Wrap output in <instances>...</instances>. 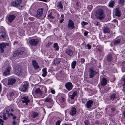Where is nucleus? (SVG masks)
I'll list each match as a JSON object with an SVG mask.
<instances>
[{
    "label": "nucleus",
    "instance_id": "1",
    "mask_svg": "<svg viewBox=\"0 0 125 125\" xmlns=\"http://www.w3.org/2000/svg\"><path fill=\"white\" fill-rule=\"evenodd\" d=\"M14 111L13 109L10 107H8L6 109H5L3 111V112L1 113L0 114V117L1 118L3 117V119L4 120H6L8 119L7 117L6 116V114H7V115L8 116H13L12 117V118L13 119H16L17 117L15 116H14V114H13L12 113H10V114L9 112H13Z\"/></svg>",
    "mask_w": 125,
    "mask_h": 125
},
{
    "label": "nucleus",
    "instance_id": "2",
    "mask_svg": "<svg viewBox=\"0 0 125 125\" xmlns=\"http://www.w3.org/2000/svg\"><path fill=\"white\" fill-rule=\"evenodd\" d=\"M95 15L97 18L100 20L103 19L105 18L104 10L101 9H98L96 10Z\"/></svg>",
    "mask_w": 125,
    "mask_h": 125
},
{
    "label": "nucleus",
    "instance_id": "3",
    "mask_svg": "<svg viewBox=\"0 0 125 125\" xmlns=\"http://www.w3.org/2000/svg\"><path fill=\"white\" fill-rule=\"evenodd\" d=\"M29 86V83L27 82L23 83L20 87V91L23 92H27Z\"/></svg>",
    "mask_w": 125,
    "mask_h": 125
},
{
    "label": "nucleus",
    "instance_id": "4",
    "mask_svg": "<svg viewBox=\"0 0 125 125\" xmlns=\"http://www.w3.org/2000/svg\"><path fill=\"white\" fill-rule=\"evenodd\" d=\"M89 77L90 78H93L94 75L97 73L93 67L90 68L89 70Z\"/></svg>",
    "mask_w": 125,
    "mask_h": 125
},
{
    "label": "nucleus",
    "instance_id": "5",
    "mask_svg": "<svg viewBox=\"0 0 125 125\" xmlns=\"http://www.w3.org/2000/svg\"><path fill=\"white\" fill-rule=\"evenodd\" d=\"M22 2V0H14L11 2V5L14 7L19 6Z\"/></svg>",
    "mask_w": 125,
    "mask_h": 125
},
{
    "label": "nucleus",
    "instance_id": "6",
    "mask_svg": "<svg viewBox=\"0 0 125 125\" xmlns=\"http://www.w3.org/2000/svg\"><path fill=\"white\" fill-rule=\"evenodd\" d=\"M74 28L73 22L71 20H69L67 25V28L69 30H72Z\"/></svg>",
    "mask_w": 125,
    "mask_h": 125
},
{
    "label": "nucleus",
    "instance_id": "7",
    "mask_svg": "<svg viewBox=\"0 0 125 125\" xmlns=\"http://www.w3.org/2000/svg\"><path fill=\"white\" fill-rule=\"evenodd\" d=\"M22 102L23 103H25L26 105L28 104V103L30 102V100L29 99L28 97L27 96H22L21 97Z\"/></svg>",
    "mask_w": 125,
    "mask_h": 125
},
{
    "label": "nucleus",
    "instance_id": "8",
    "mask_svg": "<svg viewBox=\"0 0 125 125\" xmlns=\"http://www.w3.org/2000/svg\"><path fill=\"white\" fill-rule=\"evenodd\" d=\"M29 43L32 46H36L38 42L39 41L37 39H32L30 40Z\"/></svg>",
    "mask_w": 125,
    "mask_h": 125
},
{
    "label": "nucleus",
    "instance_id": "9",
    "mask_svg": "<svg viewBox=\"0 0 125 125\" xmlns=\"http://www.w3.org/2000/svg\"><path fill=\"white\" fill-rule=\"evenodd\" d=\"M66 88L69 91L71 90L73 88L72 84L70 82H68L65 84Z\"/></svg>",
    "mask_w": 125,
    "mask_h": 125
},
{
    "label": "nucleus",
    "instance_id": "10",
    "mask_svg": "<svg viewBox=\"0 0 125 125\" xmlns=\"http://www.w3.org/2000/svg\"><path fill=\"white\" fill-rule=\"evenodd\" d=\"M77 112L76 108L74 107H72L70 111L69 114L72 116H73L76 114Z\"/></svg>",
    "mask_w": 125,
    "mask_h": 125
},
{
    "label": "nucleus",
    "instance_id": "11",
    "mask_svg": "<svg viewBox=\"0 0 125 125\" xmlns=\"http://www.w3.org/2000/svg\"><path fill=\"white\" fill-rule=\"evenodd\" d=\"M11 69V67L10 66H9L7 67L4 72L3 73V75L5 76H6L8 74H9Z\"/></svg>",
    "mask_w": 125,
    "mask_h": 125
},
{
    "label": "nucleus",
    "instance_id": "12",
    "mask_svg": "<svg viewBox=\"0 0 125 125\" xmlns=\"http://www.w3.org/2000/svg\"><path fill=\"white\" fill-rule=\"evenodd\" d=\"M43 9V8L38 10L37 11V14H36V16L38 17H41L42 14V11Z\"/></svg>",
    "mask_w": 125,
    "mask_h": 125
},
{
    "label": "nucleus",
    "instance_id": "13",
    "mask_svg": "<svg viewBox=\"0 0 125 125\" xmlns=\"http://www.w3.org/2000/svg\"><path fill=\"white\" fill-rule=\"evenodd\" d=\"M93 102L92 100H89L86 103V105L87 108H89L91 107L93 105Z\"/></svg>",
    "mask_w": 125,
    "mask_h": 125
},
{
    "label": "nucleus",
    "instance_id": "14",
    "mask_svg": "<svg viewBox=\"0 0 125 125\" xmlns=\"http://www.w3.org/2000/svg\"><path fill=\"white\" fill-rule=\"evenodd\" d=\"M52 97L51 95H49L45 99V102L48 103H52L53 101L52 99Z\"/></svg>",
    "mask_w": 125,
    "mask_h": 125
},
{
    "label": "nucleus",
    "instance_id": "15",
    "mask_svg": "<svg viewBox=\"0 0 125 125\" xmlns=\"http://www.w3.org/2000/svg\"><path fill=\"white\" fill-rule=\"evenodd\" d=\"M15 17V16L14 15H9L8 18V21L10 22H12L14 20Z\"/></svg>",
    "mask_w": 125,
    "mask_h": 125
},
{
    "label": "nucleus",
    "instance_id": "16",
    "mask_svg": "<svg viewBox=\"0 0 125 125\" xmlns=\"http://www.w3.org/2000/svg\"><path fill=\"white\" fill-rule=\"evenodd\" d=\"M32 65L35 69H37L39 68V66L38 65V63L36 62L35 60H33L32 61Z\"/></svg>",
    "mask_w": 125,
    "mask_h": 125
},
{
    "label": "nucleus",
    "instance_id": "17",
    "mask_svg": "<svg viewBox=\"0 0 125 125\" xmlns=\"http://www.w3.org/2000/svg\"><path fill=\"white\" fill-rule=\"evenodd\" d=\"M6 45L4 43L0 44V52L1 53H3L4 52V49L6 47Z\"/></svg>",
    "mask_w": 125,
    "mask_h": 125
},
{
    "label": "nucleus",
    "instance_id": "18",
    "mask_svg": "<svg viewBox=\"0 0 125 125\" xmlns=\"http://www.w3.org/2000/svg\"><path fill=\"white\" fill-rule=\"evenodd\" d=\"M16 80L14 78L9 79L8 80V84L11 85L14 83L16 82Z\"/></svg>",
    "mask_w": 125,
    "mask_h": 125
},
{
    "label": "nucleus",
    "instance_id": "19",
    "mask_svg": "<svg viewBox=\"0 0 125 125\" xmlns=\"http://www.w3.org/2000/svg\"><path fill=\"white\" fill-rule=\"evenodd\" d=\"M65 52L67 54L70 56H72L73 55V52L70 49H66Z\"/></svg>",
    "mask_w": 125,
    "mask_h": 125
},
{
    "label": "nucleus",
    "instance_id": "20",
    "mask_svg": "<svg viewBox=\"0 0 125 125\" xmlns=\"http://www.w3.org/2000/svg\"><path fill=\"white\" fill-rule=\"evenodd\" d=\"M102 31L104 33H109L110 30L109 27H106L103 28Z\"/></svg>",
    "mask_w": 125,
    "mask_h": 125
},
{
    "label": "nucleus",
    "instance_id": "21",
    "mask_svg": "<svg viewBox=\"0 0 125 125\" xmlns=\"http://www.w3.org/2000/svg\"><path fill=\"white\" fill-rule=\"evenodd\" d=\"M110 99L112 101L115 100L116 98V95L115 93H113L111 94L109 96Z\"/></svg>",
    "mask_w": 125,
    "mask_h": 125
},
{
    "label": "nucleus",
    "instance_id": "22",
    "mask_svg": "<svg viewBox=\"0 0 125 125\" xmlns=\"http://www.w3.org/2000/svg\"><path fill=\"white\" fill-rule=\"evenodd\" d=\"M101 83V85L102 86H105L107 83V80L105 78H103L102 79Z\"/></svg>",
    "mask_w": 125,
    "mask_h": 125
},
{
    "label": "nucleus",
    "instance_id": "23",
    "mask_svg": "<svg viewBox=\"0 0 125 125\" xmlns=\"http://www.w3.org/2000/svg\"><path fill=\"white\" fill-rule=\"evenodd\" d=\"M22 70L21 68H18L15 70V73L17 75H20L21 73Z\"/></svg>",
    "mask_w": 125,
    "mask_h": 125
},
{
    "label": "nucleus",
    "instance_id": "24",
    "mask_svg": "<svg viewBox=\"0 0 125 125\" xmlns=\"http://www.w3.org/2000/svg\"><path fill=\"white\" fill-rule=\"evenodd\" d=\"M77 92L76 91H74L73 93V94L71 95H70L69 96V97L72 100L74 99V97L77 95Z\"/></svg>",
    "mask_w": 125,
    "mask_h": 125
},
{
    "label": "nucleus",
    "instance_id": "25",
    "mask_svg": "<svg viewBox=\"0 0 125 125\" xmlns=\"http://www.w3.org/2000/svg\"><path fill=\"white\" fill-rule=\"evenodd\" d=\"M43 93V92L41 91L39 88H38L36 89L35 91V93L36 94H42Z\"/></svg>",
    "mask_w": 125,
    "mask_h": 125
},
{
    "label": "nucleus",
    "instance_id": "26",
    "mask_svg": "<svg viewBox=\"0 0 125 125\" xmlns=\"http://www.w3.org/2000/svg\"><path fill=\"white\" fill-rule=\"evenodd\" d=\"M39 115V114L36 112H33L31 115V116L33 118L37 117Z\"/></svg>",
    "mask_w": 125,
    "mask_h": 125
},
{
    "label": "nucleus",
    "instance_id": "27",
    "mask_svg": "<svg viewBox=\"0 0 125 125\" xmlns=\"http://www.w3.org/2000/svg\"><path fill=\"white\" fill-rule=\"evenodd\" d=\"M42 72L43 73L42 74V76L43 77H45L47 74V72L46 68H45L42 70Z\"/></svg>",
    "mask_w": 125,
    "mask_h": 125
},
{
    "label": "nucleus",
    "instance_id": "28",
    "mask_svg": "<svg viewBox=\"0 0 125 125\" xmlns=\"http://www.w3.org/2000/svg\"><path fill=\"white\" fill-rule=\"evenodd\" d=\"M121 41L120 39H117L115 40L114 42V44L115 45H117L119 44Z\"/></svg>",
    "mask_w": 125,
    "mask_h": 125
},
{
    "label": "nucleus",
    "instance_id": "29",
    "mask_svg": "<svg viewBox=\"0 0 125 125\" xmlns=\"http://www.w3.org/2000/svg\"><path fill=\"white\" fill-rule=\"evenodd\" d=\"M112 57L111 54H109L107 56V60L108 62H110L112 61Z\"/></svg>",
    "mask_w": 125,
    "mask_h": 125
},
{
    "label": "nucleus",
    "instance_id": "30",
    "mask_svg": "<svg viewBox=\"0 0 125 125\" xmlns=\"http://www.w3.org/2000/svg\"><path fill=\"white\" fill-rule=\"evenodd\" d=\"M5 36L6 34L5 32L2 31L0 32V38L3 39Z\"/></svg>",
    "mask_w": 125,
    "mask_h": 125
},
{
    "label": "nucleus",
    "instance_id": "31",
    "mask_svg": "<svg viewBox=\"0 0 125 125\" xmlns=\"http://www.w3.org/2000/svg\"><path fill=\"white\" fill-rule=\"evenodd\" d=\"M53 47L55 50L56 51H58L59 47L58 44L57 43H55L54 44Z\"/></svg>",
    "mask_w": 125,
    "mask_h": 125
},
{
    "label": "nucleus",
    "instance_id": "32",
    "mask_svg": "<svg viewBox=\"0 0 125 125\" xmlns=\"http://www.w3.org/2000/svg\"><path fill=\"white\" fill-rule=\"evenodd\" d=\"M115 15L120 17L121 16V13L119 10L117 9L116 10V11L115 13Z\"/></svg>",
    "mask_w": 125,
    "mask_h": 125
},
{
    "label": "nucleus",
    "instance_id": "33",
    "mask_svg": "<svg viewBox=\"0 0 125 125\" xmlns=\"http://www.w3.org/2000/svg\"><path fill=\"white\" fill-rule=\"evenodd\" d=\"M76 64V62L75 61H73L71 63V67L73 69H74Z\"/></svg>",
    "mask_w": 125,
    "mask_h": 125
},
{
    "label": "nucleus",
    "instance_id": "34",
    "mask_svg": "<svg viewBox=\"0 0 125 125\" xmlns=\"http://www.w3.org/2000/svg\"><path fill=\"white\" fill-rule=\"evenodd\" d=\"M114 1H113L109 2V6L110 7H113L114 6Z\"/></svg>",
    "mask_w": 125,
    "mask_h": 125
},
{
    "label": "nucleus",
    "instance_id": "35",
    "mask_svg": "<svg viewBox=\"0 0 125 125\" xmlns=\"http://www.w3.org/2000/svg\"><path fill=\"white\" fill-rule=\"evenodd\" d=\"M14 93L13 92L10 93L9 94V96L12 98H14Z\"/></svg>",
    "mask_w": 125,
    "mask_h": 125
},
{
    "label": "nucleus",
    "instance_id": "36",
    "mask_svg": "<svg viewBox=\"0 0 125 125\" xmlns=\"http://www.w3.org/2000/svg\"><path fill=\"white\" fill-rule=\"evenodd\" d=\"M18 51V53L19 55H21L23 54L24 52L23 51L20 50Z\"/></svg>",
    "mask_w": 125,
    "mask_h": 125
},
{
    "label": "nucleus",
    "instance_id": "37",
    "mask_svg": "<svg viewBox=\"0 0 125 125\" xmlns=\"http://www.w3.org/2000/svg\"><path fill=\"white\" fill-rule=\"evenodd\" d=\"M81 24L82 26L84 27V25H87L88 24V23L86 22L83 21L81 22Z\"/></svg>",
    "mask_w": 125,
    "mask_h": 125
},
{
    "label": "nucleus",
    "instance_id": "38",
    "mask_svg": "<svg viewBox=\"0 0 125 125\" xmlns=\"http://www.w3.org/2000/svg\"><path fill=\"white\" fill-rule=\"evenodd\" d=\"M58 6L61 9H62L63 8V6L62 5V4L61 2H59Z\"/></svg>",
    "mask_w": 125,
    "mask_h": 125
},
{
    "label": "nucleus",
    "instance_id": "39",
    "mask_svg": "<svg viewBox=\"0 0 125 125\" xmlns=\"http://www.w3.org/2000/svg\"><path fill=\"white\" fill-rule=\"evenodd\" d=\"M52 12H51L48 15V17L49 18L51 19H54V17L52 16Z\"/></svg>",
    "mask_w": 125,
    "mask_h": 125
},
{
    "label": "nucleus",
    "instance_id": "40",
    "mask_svg": "<svg viewBox=\"0 0 125 125\" xmlns=\"http://www.w3.org/2000/svg\"><path fill=\"white\" fill-rule=\"evenodd\" d=\"M84 123L86 125H89V121L87 120H86L84 121Z\"/></svg>",
    "mask_w": 125,
    "mask_h": 125
},
{
    "label": "nucleus",
    "instance_id": "41",
    "mask_svg": "<svg viewBox=\"0 0 125 125\" xmlns=\"http://www.w3.org/2000/svg\"><path fill=\"white\" fill-rule=\"evenodd\" d=\"M124 2V0H119V3L121 5L123 4Z\"/></svg>",
    "mask_w": 125,
    "mask_h": 125
},
{
    "label": "nucleus",
    "instance_id": "42",
    "mask_svg": "<svg viewBox=\"0 0 125 125\" xmlns=\"http://www.w3.org/2000/svg\"><path fill=\"white\" fill-rule=\"evenodd\" d=\"M17 53L18 51L15 52L13 55V56H16L19 55L18 54V53Z\"/></svg>",
    "mask_w": 125,
    "mask_h": 125
},
{
    "label": "nucleus",
    "instance_id": "43",
    "mask_svg": "<svg viewBox=\"0 0 125 125\" xmlns=\"http://www.w3.org/2000/svg\"><path fill=\"white\" fill-rule=\"evenodd\" d=\"M61 121L58 120L55 123L56 125H60V124Z\"/></svg>",
    "mask_w": 125,
    "mask_h": 125
},
{
    "label": "nucleus",
    "instance_id": "44",
    "mask_svg": "<svg viewBox=\"0 0 125 125\" xmlns=\"http://www.w3.org/2000/svg\"><path fill=\"white\" fill-rule=\"evenodd\" d=\"M4 122V121L2 119L0 118V124L3 125Z\"/></svg>",
    "mask_w": 125,
    "mask_h": 125
},
{
    "label": "nucleus",
    "instance_id": "45",
    "mask_svg": "<svg viewBox=\"0 0 125 125\" xmlns=\"http://www.w3.org/2000/svg\"><path fill=\"white\" fill-rule=\"evenodd\" d=\"M87 46L88 48V49H90L91 48V46L89 44H87Z\"/></svg>",
    "mask_w": 125,
    "mask_h": 125
},
{
    "label": "nucleus",
    "instance_id": "46",
    "mask_svg": "<svg viewBox=\"0 0 125 125\" xmlns=\"http://www.w3.org/2000/svg\"><path fill=\"white\" fill-rule=\"evenodd\" d=\"M61 99L62 102H65V99L64 97H61Z\"/></svg>",
    "mask_w": 125,
    "mask_h": 125
},
{
    "label": "nucleus",
    "instance_id": "47",
    "mask_svg": "<svg viewBox=\"0 0 125 125\" xmlns=\"http://www.w3.org/2000/svg\"><path fill=\"white\" fill-rule=\"evenodd\" d=\"M17 124L16 121L15 120H13L12 122V124L13 125H15Z\"/></svg>",
    "mask_w": 125,
    "mask_h": 125
},
{
    "label": "nucleus",
    "instance_id": "48",
    "mask_svg": "<svg viewBox=\"0 0 125 125\" xmlns=\"http://www.w3.org/2000/svg\"><path fill=\"white\" fill-rule=\"evenodd\" d=\"M48 28L49 29H50L51 28V25L50 24H48L47 25Z\"/></svg>",
    "mask_w": 125,
    "mask_h": 125
},
{
    "label": "nucleus",
    "instance_id": "49",
    "mask_svg": "<svg viewBox=\"0 0 125 125\" xmlns=\"http://www.w3.org/2000/svg\"><path fill=\"white\" fill-rule=\"evenodd\" d=\"M122 80L124 82V85H125V77H124V78H122Z\"/></svg>",
    "mask_w": 125,
    "mask_h": 125
},
{
    "label": "nucleus",
    "instance_id": "50",
    "mask_svg": "<svg viewBox=\"0 0 125 125\" xmlns=\"http://www.w3.org/2000/svg\"><path fill=\"white\" fill-rule=\"evenodd\" d=\"M88 32L87 31H85L84 33V36H86L88 34Z\"/></svg>",
    "mask_w": 125,
    "mask_h": 125
},
{
    "label": "nucleus",
    "instance_id": "51",
    "mask_svg": "<svg viewBox=\"0 0 125 125\" xmlns=\"http://www.w3.org/2000/svg\"><path fill=\"white\" fill-rule=\"evenodd\" d=\"M81 61L82 63H83L85 62V60L83 58H82L81 59Z\"/></svg>",
    "mask_w": 125,
    "mask_h": 125
},
{
    "label": "nucleus",
    "instance_id": "52",
    "mask_svg": "<svg viewBox=\"0 0 125 125\" xmlns=\"http://www.w3.org/2000/svg\"><path fill=\"white\" fill-rule=\"evenodd\" d=\"M100 25V23L99 22H97L95 24V25L97 26H99Z\"/></svg>",
    "mask_w": 125,
    "mask_h": 125
},
{
    "label": "nucleus",
    "instance_id": "53",
    "mask_svg": "<svg viewBox=\"0 0 125 125\" xmlns=\"http://www.w3.org/2000/svg\"><path fill=\"white\" fill-rule=\"evenodd\" d=\"M51 93L53 94H54L55 93V91L53 90H51Z\"/></svg>",
    "mask_w": 125,
    "mask_h": 125
},
{
    "label": "nucleus",
    "instance_id": "54",
    "mask_svg": "<svg viewBox=\"0 0 125 125\" xmlns=\"http://www.w3.org/2000/svg\"><path fill=\"white\" fill-rule=\"evenodd\" d=\"M95 123L97 124H99V122L98 121L96 120L95 122Z\"/></svg>",
    "mask_w": 125,
    "mask_h": 125
},
{
    "label": "nucleus",
    "instance_id": "55",
    "mask_svg": "<svg viewBox=\"0 0 125 125\" xmlns=\"http://www.w3.org/2000/svg\"><path fill=\"white\" fill-rule=\"evenodd\" d=\"M64 20V19L63 18H62L61 20H60L59 21V22L60 23H62L63 21Z\"/></svg>",
    "mask_w": 125,
    "mask_h": 125
},
{
    "label": "nucleus",
    "instance_id": "56",
    "mask_svg": "<svg viewBox=\"0 0 125 125\" xmlns=\"http://www.w3.org/2000/svg\"><path fill=\"white\" fill-rule=\"evenodd\" d=\"M39 0L40 1H44L45 2L47 1V0Z\"/></svg>",
    "mask_w": 125,
    "mask_h": 125
},
{
    "label": "nucleus",
    "instance_id": "57",
    "mask_svg": "<svg viewBox=\"0 0 125 125\" xmlns=\"http://www.w3.org/2000/svg\"><path fill=\"white\" fill-rule=\"evenodd\" d=\"M61 17L62 18H63L64 17V15L63 14H62L61 15Z\"/></svg>",
    "mask_w": 125,
    "mask_h": 125
},
{
    "label": "nucleus",
    "instance_id": "58",
    "mask_svg": "<svg viewBox=\"0 0 125 125\" xmlns=\"http://www.w3.org/2000/svg\"><path fill=\"white\" fill-rule=\"evenodd\" d=\"M123 115L124 116V117L125 118V111L123 113Z\"/></svg>",
    "mask_w": 125,
    "mask_h": 125
},
{
    "label": "nucleus",
    "instance_id": "59",
    "mask_svg": "<svg viewBox=\"0 0 125 125\" xmlns=\"http://www.w3.org/2000/svg\"><path fill=\"white\" fill-rule=\"evenodd\" d=\"M111 110L113 111H114L115 110V109L114 108H112L111 109Z\"/></svg>",
    "mask_w": 125,
    "mask_h": 125
},
{
    "label": "nucleus",
    "instance_id": "60",
    "mask_svg": "<svg viewBox=\"0 0 125 125\" xmlns=\"http://www.w3.org/2000/svg\"><path fill=\"white\" fill-rule=\"evenodd\" d=\"M78 4H79V3L78 2H77L76 3V5L77 6H78Z\"/></svg>",
    "mask_w": 125,
    "mask_h": 125
},
{
    "label": "nucleus",
    "instance_id": "61",
    "mask_svg": "<svg viewBox=\"0 0 125 125\" xmlns=\"http://www.w3.org/2000/svg\"><path fill=\"white\" fill-rule=\"evenodd\" d=\"M98 51L100 52H101V50H100V49H98Z\"/></svg>",
    "mask_w": 125,
    "mask_h": 125
},
{
    "label": "nucleus",
    "instance_id": "62",
    "mask_svg": "<svg viewBox=\"0 0 125 125\" xmlns=\"http://www.w3.org/2000/svg\"><path fill=\"white\" fill-rule=\"evenodd\" d=\"M56 63V61H55L54 62V63L55 64Z\"/></svg>",
    "mask_w": 125,
    "mask_h": 125
},
{
    "label": "nucleus",
    "instance_id": "63",
    "mask_svg": "<svg viewBox=\"0 0 125 125\" xmlns=\"http://www.w3.org/2000/svg\"><path fill=\"white\" fill-rule=\"evenodd\" d=\"M7 44V46H8L9 45V44H8V43H7V44Z\"/></svg>",
    "mask_w": 125,
    "mask_h": 125
},
{
    "label": "nucleus",
    "instance_id": "64",
    "mask_svg": "<svg viewBox=\"0 0 125 125\" xmlns=\"http://www.w3.org/2000/svg\"><path fill=\"white\" fill-rule=\"evenodd\" d=\"M58 62V63H59V62Z\"/></svg>",
    "mask_w": 125,
    "mask_h": 125
}]
</instances>
